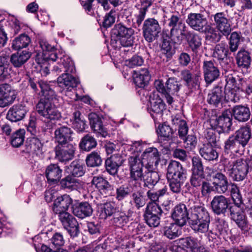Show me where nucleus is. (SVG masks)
Returning a JSON list of instances; mask_svg holds the SVG:
<instances>
[{"label":"nucleus","instance_id":"f257e3e1","mask_svg":"<svg viewBox=\"0 0 252 252\" xmlns=\"http://www.w3.org/2000/svg\"><path fill=\"white\" fill-rule=\"evenodd\" d=\"M167 21L170 31L166 36L175 44L181 43L186 38L191 51L197 54L201 50L202 38L197 34L188 31V27L178 12L173 13Z\"/></svg>","mask_w":252,"mask_h":252},{"label":"nucleus","instance_id":"f03ea898","mask_svg":"<svg viewBox=\"0 0 252 252\" xmlns=\"http://www.w3.org/2000/svg\"><path fill=\"white\" fill-rule=\"evenodd\" d=\"M195 196H192L187 202L188 207L190 210L189 223L195 231L205 233L208 230L210 215L204 206L195 204Z\"/></svg>","mask_w":252,"mask_h":252},{"label":"nucleus","instance_id":"7ed1b4c3","mask_svg":"<svg viewBox=\"0 0 252 252\" xmlns=\"http://www.w3.org/2000/svg\"><path fill=\"white\" fill-rule=\"evenodd\" d=\"M223 170L234 181L243 180L248 172V165L242 158L230 159L224 158L222 160Z\"/></svg>","mask_w":252,"mask_h":252},{"label":"nucleus","instance_id":"20e7f679","mask_svg":"<svg viewBox=\"0 0 252 252\" xmlns=\"http://www.w3.org/2000/svg\"><path fill=\"white\" fill-rule=\"evenodd\" d=\"M63 63L64 73L62 74L57 79L59 86L68 90H71L76 88L79 81L71 74L75 72L74 63L72 60L68 57L65 56L61 60Z\"/></svg>","mask_w":252,"mask_h":252},{"label":"nucleus","instance_id":"39448f33","mask_svg":"<svg viewBox=\"0 0 252 252\" xmlns=\"http://www.w3.org/2000/svg\"><path fill=\"white\" fill-rule=\"evenodd\" d=\"M144 164L140 158L136 155L128 158V166L130 171L128 183L130 186H133L136 189L140 187L139 181H142L145 174Z\"/></svg>","mask_w":252,"mask_h":252},{"label":"nucleus","instance_id":"423d86ee","mask_svg":"<svg viewBox=\"0 0 252 252\" xmlns=\"http://www.w3.org/2000/svg\"><path fill=\"white\" fill-rule=\"evenodd\" d=\"M157 90L166 98L167 102L171 104L173 101L172 95L177 93L181 86L175 78H170L166 82L165 85L161 80H157L154 83Z\"/></svg>","mask_w":252,"mask_h":252},{"label":"nucleus","instance_id":"0eeeda50","mask_svg":"<svg viewBox=\"0 0 252 252\" xmlns=\"http://www.w3.org/2000/svg\"><path fill=\"white\" fill-rule=\"evenodd\" d=\"M134 30L120 23L116 24L111 31L112 37L116 38L121 45L124 47H131L134 42Z\"/></svg>","mask_w":252,"mask_h":252},{"label":"nucleus","instance_id":"6e6552de","mask_svg":"<svg viewBox=\"0 0 252 252\" xmlns=\"http://www.w3.org/2000/svg\"><path fill=\"white\" fill-rule=\"evenodd\" d=\"M8 56H0V94L8 96L15 97L14 91L8 84L5 83L6 79L9 78L10 69Z\"/></svg>","mask_w":252,"mask_h":252},{"label":"nucleus","instance_id":"1a4fd4ad","mask_svg":"<svg viewBox=\"0 0 252 252\" xmlns=\"http://www.w3.org/2000/svg\"><path fill=\"white\" fill-rule=\"evenodd\" d=\"M51 101L40 99L36 106V111L47 121L59 120L62 117L61 113L52 104Z\"/></svg>","mask_w":252,"mask_h":252},{"label":"nucleus","instance_id":"9d476101","mask_svg":"<svg viewBox=\"0 0 252 252\" xmlns=\"http://www.w3.org/2000/svg\"><path fill=\"white\" fill-rule=\"evenodd\" d=\"M142 29L144 39L149 43L155 40L161 32V27L158 21L154 18L146 19L143 22Z\"/></svg>","mask_w":252,"mask_h":252},{"label":"nucleus","instance_id":"9b49d317","mask_svg":"<svg viewBox=\"0 0 252 252\" xmlns=\"http://www.w3.org/2000/svg\"><path fill=\"white\" fill-rule=\"evenodd\" d=\"M55 83L43 80H39L34 82L32 80H30V85L32 89L37 94H40V92L44 96L43 99L49 100H53L56 99V95L53 87Z\"/></svg>","mask_w":252,"mask_h":252},{"label":"nucleus","instance_id":"f8f14e48","mask_svg":"<svg viewBox=\"0 0 252 252\" xmlns=\"http://www.w3.org/2000/svg\"><path fill=\"white\" fill-rule=\"evenodd\" d=\"M229 210L231 219L235 222L244 234L248 233L251 229V226L248 223L241 205H233L229 207Z\"/></svg>","mask_w":252,"mask_h":252},{"label":"nucleus","instance_id":"ddd939ff","mask_svg":"<svg viewBox=\"0 0 252 252\" xmlns=\"http://www.w3.org/2000/svg\"><path fill=\"white\" fill-rule=\"evenodd\" d=\"M58 218L64 228L71 237H76L79 233V224L76 219L66 211L58 213Z\"/></svg>","mask_w":252,"mask_h":252},{"label":"nucleus","instance_id":"4468645a","mask_svg":"<svg viewBox=\"0 0 252 252\" xmlns=\"http://www.w3.org/2000/svg\"><path fill=\"white\" fill-rule=\"evenodd\" d=\"M187 24L193 30L201 33L209 25L208 20L200 13H190L186 19Z\"/></svg>","mask_w":252,"mask_h":252},{"label":"nucleus","instance_id":"2eb2a0df","mask_svg":"<svg viewBox=\"0 0 252 252\" xmlns=\"http://www.w3.org/2000/svg\"><path fill=\"white\" fill-rule=\"evenodd\" d=\"M75 146L72 144L57 145L55 148V158L61 162H66L74 157Z\"/></svg>","mask_w":252,"mask_h":252},{"label":"nucleus","instance_id":"dca6fc26","mask_svg":"<svg viewBox=\"0 0 252 252\" xmlns=\"http://www.w3.org/2000/svg\"><path fill=\"white\" fill-rule=\"evenodd\" d=\"M214 190L220 194L225 193L228 189L229 182L227 177L220 172L212 170L210 174Z\"/></svg>","mask_w":252,"mask_h":252},{"label":"nucleus","instance_id":"f3484780","mask_svg":"<svg viewBox=\"0 0 252 252\" xmlns=\"http://www.w3.org/2000/svg\"><path fill=\"white\" fill-rule=\"evenodd\" d=\"M200 246L197 239L192 237H188L179 240V245H173L170 249L175 252H188V250L193 252Z\"/></svg>","mask_w":252,"mask_h":252},{"label":"nucleus","instance_id":"a211bd4d","mask_svg":"<svg viewBox=\"0 0 252 252\" xmlns=\"http://www.w3.org/2000/svg\"><path fill=\"white\" fill-rule=\"evenodd\" d=\"M140 159L145 165L146 169L154 170V165H157L159 160L158 149L154 147L146 149L142 154Z\"/></svg>","mask_w":252,"mask_h":252},{"label":"nucleus","instance_id":"6ab92c4d","mask_svg":"<svg viewBox=\"0 0 252 252\" xmlns=\"http://www.w3.org/2000/svg\"><path fill=\"white\" fill-rule=\"evenodd\" d=\"M202 69L205 82L208 84H211L220 76V72L213 61H204Z\"/></svg>","mask_w":252,"mask_h":252},{"label":"nucleus","instance_id":"aec40b11","mask_svg":"<svg viewBox=\"0 0 252 252\" xmlns=\"http://www.w3.org/2000/svg\"><path fill=\"white\" fill-rule=\"evenodd\" d=\"M190 214L186 205L180 203L173 208L171 217L175 222L180 226H184L189 220Z\"/></svg>","mask_w":252,"mask_h":252},{"label":"nucleus","instance_id":"412c9836","mask_svg":"<svg viewBox=\"0 0 252 252\" xmlns=\"http://www.w3.org/2000/svg\"><path fill=\"white\" fill-rule=\"evenodd\" d=\"M215 25L217 29L222 35L227 36L231 32V25L226 14L223 12H218L213 16Z\"/></svg>","mask_w":252,"mask_h":252},{"label":"nucleus","instance_id":"4be33fe9","mask_svg":"<svg viewBox=\"0 0 252 252\" xmlns=\"http://www.w3.org/2000/svg\"><path fill=\"white\" fill-rule=\"evenodd\" d=\"M167 178L185 180L186 170L179 162L172 160L168 166Z\"/></svg>","mask_w":252,"mask_h":252},{"label":"nucleus","instance_id":"5701e85b","mask_svg":"<svg viewBox=\"0 0 252 252\" xmlns=\"http://www.w3.org/2000/svg\"><path fill=\"white\" fill-rule=\"evenodd\" d=\"M91 128L97 136L105 137L108 135L106 128L103 126L99 116L94 113H90L88 116Z\"/></svg>","mask_w":252,"mask_h":252},{"label":"nucleus","instance_id":"b1692460","mask_svg":"<svg viewBox=\"0 0 252 252\" xmlns=\"http://www.w3.org/2000/svg\"><path fill=\"white\" fill-rule=\"evenodd\" d=\"M212 210L217 215L224 214L229 207V200L224 196H215L211 203Z\"/></svg>","mask_w":252,"mask_h":252},{"label":"nucleus","instance_id":"393cba45","mask_svg":"<svg viewBox=\"0 0 252 252\" xmlns=\"http://www.w3.org/2000/svg\"><path fill=\"white\" fill-rule=\"evenodd\" d=\"M72 133L71 129L67 126L58 127L54 132L55 141L58 145L70 144L69 142L72 140Z\"/></svg>","mask_w":252,"mask_h":252},{"label":"nucleus","instance_id":"a878e982","mask_svg":"<svg viewBox=\"0 0 252 252\" xmlns=\"http://www.w3.org/2000/svg\"><path fill=\"white\" fill-rule=\"evenodd\" d=\"M92 185L105 196H107L111 193L113 189L112 186L102 176H94L91 181Z\"/></svg>","mask_w":252,"mask_h":252},{"label":"nucleus","instance_id":"bb28decb","mask_svg":"<svg viewBox=\"0 0 252 252\" xmlns=\"http://www.w3.org/2000/svg\"><path fill=\"white\" fill-rule=\"evenodd\" d=\"M124 162L123 157L119 154H114L108 158L105 162L106 170L111 175L117 174L119 167Z\"/></svg>","mask_w":252,"mask_h":252},{"label":"nucleus","instance_id":"cd10ccee","mask_svg":"<svg viewBox=\"0 0 252 252\" xmlns=\"http://www.w3.org/2000/svg\"><path fill=\"white\" fill-rule=\"evenodd\" d=\"M231 116V111L226 110L216 119V126L218 128H220L219 133L229 131L232 125Z\"/></svg>","mask_w":252,"mask_h":252},{"label":"nucleus","instance_id":"c85d7f7f","mask_svg":"<svg viewBox=\"0 0 252 252\" xmlns=\"http://www.w3.org/2000/svg\"><path fill=\"white\" fill-rule=\"evenodd\" d=\"M25 151L27 153L35 154L40 156L43 154V145L38 138L35 137H30L26 141Z\"/></svg>","mask_w":252,"mask_h":252},{"label":"nucleus","instance_id":"c756f323","mask_svg":"<svg viewBox=\"0 0 252 252\" xmlns=\"http://www.w3.org/2000/svg\"><path fill=\"white\" fill-rule=\"evenodd\" d=\"M28 111V109L25 106L15 105L8 110L6 117L11 122H17L24 118Z\"/></svg>","mask_w":252,"mask_h":252},{"label":"nucleus","instance_id":"7c9ffc66","mask_svg":"<svg viewBox=\"0 0 252 252\" xmlns=\"http://www.w3.org/2000/svg\"><path fill=\"white\" fill-rule=\"evenodd\" d=\"M223 97L224 91L222 87L217 86L208 93L207 101L210 104L217 107L221 103Z\"/></svg>","mask_w":252,"mask_h":252},{"label":"nucleus","instance_id":"2f4dec72","mask_svg":"<svg viewBox=\"0 0 252 252\" xmlns=\"http://www.w3.org/2000/svg\"><path fill=\"white\" fill-rule=\"evenodd\" d=\"M165 109V105L161 98L157 97L150 100V106L148 110L155 120L158 117L160 118L162 116V112Z\"/></svg>","mask_w":252,"mask_h":252},{"label":"nucleus","instance_id":"473e14b6","mask_svg":"<svg viewBox=\"0 0 252 252\" xmlns=\"http://www.w3.org/2000/svg\"><path fill=\"white\" fill-rule=\"evenodd\" d=\"M132 77L134 83L139 88H144L147 85L151 77L147 68L133 71Z\"/></svg>","mask_w":252,"mask_h":252},{"label":"nucleus","instance_id":"72a5a7b5","mask_svg":"<svg viewBox=\"0 0 252 252\" xmlns=\"http://www.w3.org/2000/svg\"><path fill=\"white\" fill-rule=\"evenodd\" d=\"M72 208L73 214L80 219L91 216L93 212L91 205L87 202L80 203L73 206Z\"/></svg>","mask_w":252,"mask_h":252},{"label":"nucleus","instance_id":"f704fd0d","mask_svg":"<svg viewBox=\"0 0 252 252\" xmlns=\"http://www.w3.org/2000/svg\"><path fill=\"white\" fill-rule=\"evenodd\" d=\"M72 199L67 194L58 197L54 201L53 210L57 214L62 211H66L71 205Z\"/></svg>","mask_w":252,"mask_h":252},{"label":"nucleus","instance_id":"c9c22d12","mask_svg":"<svg viewBox=\"0 0 252 252\" xmlns=\"http://www.w3.org/2000/svg\"><path fill=\"white\" fill-rule=\"evenodd\" d=\"M63 171L57 164L49 165L45 171V175L48 182L56 183L62 176Z\"/></svg>","mask_w":252,"mask_h":252},{"label":"nucleus","instance_id":"e433bc0d","mask_svg":"<svg viewBox=\"0 0 252 252\" xmlns=\"http://www.w3.org/2000/svg\"><path fill=\"white\" fill-rule=\"evenodd\" d=\"M199 153L201 157L206 160H216L219 158L217 150L209 144H203L199 149Z\"/></svg>","mask_w":252,"mask_h":252},{"label":"nucleus","instance_id":"4c0bfd02","mask_svg":"<svg viewBox=\"0 0 252 252\" xmlns=\"http://www.w3.org/2000/svg\"><path fill=\"white\" fill-rule=\"evenodd\" d=\"M236 63L239 68L242 70L247 71L250 68L251 58L250 54L246 50H240L237 54L236 57Z\"/></svg>","mask_w":252,"mask_h":252},{"label":"nucleus","instance_id":"58836bf2","mask_svg":"<svg viewBox=\"0 0 252 252\" xmlns=\"http://www.w3.org/2000/svg\"><path fill=\"white\" fill-rule=\"evenodd\" d=\"M225 89L240 90V88H243L244 78H240L236 73H233L225 75Z\"/></svg>","mask_w":252,"mask_h":252},{"label":"nucleus","instance_id":"ea45409f","mask_svg":"<svg viewBox=\"0 0 252 252\" xmlns=\"http://www.w3.org/2000/svg\"><path fill=\"white\" fill-rule=\"evenodd\" d=\"M232 114L235 119L239 122H246L250 117L249 108L243 105H236L232 109Z\"/></svg>","mask_w":252,"mask_h":252},{"label":"nucleus","instance_id":"a19ab883","mask_svg":"<svg viewBox=\"0 0 252 252\" xmlns=\"http://www.w3.org/2000/svg\"><path fill=\"white\" fill-rule=\"evenodd\" d=\"M152 5V2L149 0H143L140 4H137L136 7L138 10L135 14L136 23L140 26L144 20L148 8Z\"/></svg>","mask_w":252,"mask_h":252},{"label":"nucleus","instance_id":"79ce46f5","mask_svg":"<svg viewBox=\"0 0 252 252\" xmlns=\"http://www.w3.org/2000/svg\"><path fill=\"white\" fill-rule=\"evenodd\" d=\"M182 226L175 222L167 224L163 227V234L169 239H175L181 235Z\"/></svg>","mask_w":252,"mask_h":252},{"label":"nucleus","instance_id":"37998d69","mask_svg":"<svg viewBox=\"0 0 252 252\" xmlns=\"http://www.w3.org/2000/svg\"><path fill=\"white\" fill-rule=\"evenodd\" d=\"M60 185L63 189L72 191L79 189L81 183L79 180L68 175L61 180Z\"/></svg>","mask_w":252,"mask_h":252},{"label":"nucleus","instance_id":"c03bdc74","mask_svg":"<svg viewBox=\"0 0 252 252\" xmlns=\"http://www.w3.org/2000/svg\"><path fill=\"white\" fill-rule=\"evenodd\" d=\"M31 54L27 50L18 52L11 55L10 61L15 67H20L31 57Z\"/></svg>","mask_w":252,"mask_h":252},{"label":"nucleus","instance_id":"a18cd8bd","mask_svg":"<svg viewBox=\"0 0 252 252\" xmlns=\"http://www.w3.org/2000/svg\"><path fill=\"white\" fill-rule=\"evenodd\" d=\"M68 173L73 177H79L84 175L85 166L79 160L73 161L68 167Z\"/></svg>","mask_w":252,"mask_h":252},{"label":"nucleus","instance_id":"49530a36","mask_svg":"<svg viewBox=\"0 0 252 252\" xmlns=\"http://www.w3.org/2000/svg\"><path fill=\"white\" fill-rule=\"evenodd\" d=\"M159 180V176L157 172L153 171V170L146 169L143 179H142L145 187H147L149 188H152L157 184Z\"/></svg>","mask_w":252,"mask_h":252},{"label":"nucleus","instance_id":"de8ad7c7","mask_svg":"<svg viewBox=\"0 0 252 252\" xmlns=\"http://www.w3.org/2000/svg\"><path fill=\"white\" fill-rule=\"evenodd\" d=\"M234 135L244 148L247 144L251 137L250 127L248 126L242 127L236 131Z\"/></svg>","mask_w":252,"mask_h":252},{"label":"nucleus","instance_id":"09e8293b","mask_svg":"<svg viewBox=\"0 0 252 252\" xmlns=\"http://www.w3.org/2000/svg\"><path fill=\"white\" fill-rule=\"evenodd\" d=\"M243 147L238 141L236 136L231 135L224 142L225 151L228 153H238L240 149H243Z\"/></svg>","mask_w":252,"mask_h":252},{"label":"nucleus","instance_id":"8fccbe9b","mask_svg":"<svg viewBox=\"0 0 252 252\" xmlns=\"http://www.w3.org/2000/svg\"><path fill=\"white\" fill-rule=\"evenodd\" d=\"M117 212H118V208L115 202H106L101 207L99 216L102 219H106Z\"/></svg>","mask_w":252,"mask_h":252},{"label":"nucleus","instance_id":"3c124183","mask_svg":"<svg viewBox=\"0 0 252 252\" xmlns=\"http://www.w3.org/2000/svg\"><path fill=\"white\" fill-rule=\"evenodd\" d=\"M201 32L205 34L206 39L213 43L220 41L221 39V33L219 32L215 28L212 27L210 24Z\"/></svg>","mask_w":252,"mask_h":252},{"label":"nucleus","instance_id":"603ef678","mask_svg":"<svg viewBox=\"0 0 252 252\" xmlns=\"http://www.w3.org/2000/svg\"><path fill=\"white\" fill-rule=\"evenodd\" d=\"M97 145L96 139L91 134H87L83 137L79 143L80 148L84 151H89Z\"/></svg>","mask_w":252,"mask_h":252},{"label":"nucleus","instance_id":"864d4df0","mask_svg":"<svg viewBox=\"0 0 252 252\" xmlns=\"http://www.w3.org/2000/svg\"><path fill=\"white\" fill-rule=\"evenodd\" d=\"M172 122L173 124L179 126L178 134L179 137L182 139H185L188 131V127L186 121L182 119L180 115H177L172 117Z\"/></svg>","mask_w":252,"mask_h":252},{"label":"nucleus","instance_id":"5fc2aeb1","mask_svg":"<svg viewBox=\"0 0 252 252\" xmlns=\"http://www.w3.org/2000/svg\"><path fill=\"white\" fill-rule=\"evenodd\" d=\"M31 38L26 34H21L12 42V47L15 50L27 47L31 43Z\"/></svg>","mask_w":252,"mask_h":252},{"label":"nucleus","instance_id":"6e6d98bb","mask_svg":"<svg viewBox=\"0 0 252 252\" xmlns=\"http://www.w3.org/2000/svg\"><path fill=\"white\" fill-rule=\"evenodd\" d=\"M157 132L158 137L163 140L170 139L173 133V129L165 123L159 125Z\"/></svg>","mask_w":252,"mask_h":252},{"label":"nucleus","instance_id":"4d7b16f0","mask_svg":"<svg viewBox=\"0 0 252 252\" xmlns=\"http://www.w3.org/2000/svg\"><path fill=\"white\" fill-rule=\"evenodd\" d=\"M102 162L100 153L93 151L86 157V163L88 167H97L100 166Z\"/></svg>","mask_w":252,"mask_h":252},{"label":"nucleus","instance_id":"13d9d810","mask_svg":"<svg viewBox=\"0 0 252 252\" xmlns=\"http://www.w3.org/2000/svg\"><path fill=\"white\" fill-rule=\"evenodd\" d=\"M25 131L20 129L13 133L10 138V143L14 147H19L24 143Z\"/></svg>","mask_w":252,"mask_h":252},{"label":"nucleus","instance_id":"bf43d9fd","mask_svg":"<svg viewBox=\"0 0 252 252\" xmlns=\"http://www.w3.org/2000/svg\"><path fill=\"white\" fill-rule=\"evenodd\" d=\"M81 113L79 111L73 113L72 126L78 132H83L87 126L85 122L81 117Z\"/></svg>","mask_w":252,"mask_h":252},{"label":"nucleus","instance_id":"052dcab7","mask_svg":"<svg viewBox=\"0 0 252 252\" xmlns=\"http://www.w3.org/2000/svg\"><path fill=\"white\" fill-rule=\"evenodd\" d=\"M228 52V50L227 48V45L225 43L221 42L216 45L213 53V56L219 61L221 59H223L225 56H227Z\"/></svg>","mask_w":252,"mask_h":252},{"label":"nucleus","instance_id":"680f3d73","mask_svg":"<svg viewBox=\"0 0 252 252\" xmlns=\"http://www.w3.org/2000/svg\"><path fill=\"white\" fill-rule=\"evenodd\" d=\"M144 220L147 224L150 227H157L160 223V217L146 210L144 214Z\"/></svg>","mask_w":252,"mask_h":252},{"label":"nucleus","instance_id":"e2e57ef3","mask_svg":"<svg viewBox=\"0 0 252 252\" xmlns=\"http://www.w3.org/2000/svg\"><path fill=\"white\" fill-rule=\"evenodd\" d=\"M232 198L234 201V205H241L242 197L239 193L238 187L232 183L229 182V187Z\"/></svg>","mask_w":252,"mask_h":252},{"label":"nucleus","instance_id":"0e129e2a","mask_svg":"<svg viewBox=\"0 0 252 252\" xmlns=\"http://www.w3.org/2000/svg\"><path fill=\"white\" fill-rule=\"evenodd\" d=\"M170 190L173 193L181 192L182 187L185 180L167 179Z\"/></svg>","mask_w":252,"mask_h":252},{"label":"nucleus","instance_id":"69168bd1","mask_svg":"<svg viewBox=\"0 0 252 252\" xmlns=\"http://www.w3.org/2000/svg\"><path fill=\"white\" fill-rule=\"evenodd\" d=\"M130 203L139 209L145 205L146 200L141 192L137 191L132 193Z\"/></svg>","mask_w":252,"mask_h":252},{"label":"nucleus","instance_id":"338daca9","mask_svg":"<svg viewBox=\"0 0 252 252\" xmlns=\"http://www.w3.org/2000/svg\"><path fill=\"white\" fill-rule=\"evenodd\" d=\"M225 99L228 102H237L240 100V90L225 89Z\"/></svg>","mask_w":252,"mask_h":252},{"label":"nucleus","instance_id":"774afa93","mask_svg":"<svg viewBox=\"0 0 252 252\" xmlns=\"http://www.w3.org/2000/svg\"><path fill=\"white\" fill-rule=\"evenodd\" d=\"M129 186L126 185H122L117 189L116 198L119 200H123L125 197L127 196L133 190L136 189L133 187V186Z\"/></svg>","mask_w":252,"mask_h":252}]
</instances>
